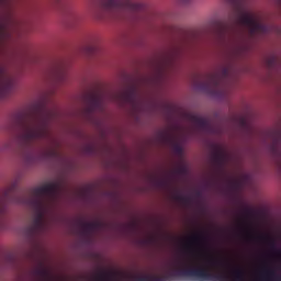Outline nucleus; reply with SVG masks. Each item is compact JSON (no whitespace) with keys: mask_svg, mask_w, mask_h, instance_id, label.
Here are the masks:
<instances>
[{"mask_svg":"<svg viewBox=\"0 0 281 281\" xmlns=\"http://www.w3.org/2000/svg\"><path fill=\"white\" fill-rule=\"evenodd\" d=\"M198 196H201V193H198Z\"/></svg>","mask_w":281,"mask_h":281,"instance_id":"35","label":"nucleus"},{"mask_svg":"<svg viewBox=\"0 0 281 281\" xmlns=\"http://www.w3.org/2000/svg\"><path fill=\"white\" fill-rule=\"evenodd\" d=\"M260 280L263 281H280L281 274L276 268L266 267L259 274Z\"/></svg>","mask_w":281,"mask_h":281,"instance_id":"13","label":"nucleus"},{"mask_svg":"<svg viewBox=\"0 0 281 281\" xmlns=\"http://www.w3.org/2000/svg\"><path fill=\"white\" fill-rule=\"evenodd\" d=\"M8 38V20H0V44Z\"/></svg>","mask_w":281,"mask_h":281,"instance_id":"17","label":"nucleus"},{"mask_svg":"<svg viewBox=\"0 0 281 281\" xmlns=\"http://www.w3.org/2000/svg\"><path fill=\"white\" fill-rule=\"evenodd\" d=\"M243 214H244V216H246V218H251V216H254V210L245 209Z\"/></svg>","mask_w":281,"mask_h":281,"instance_id":"28","label":"nucleus"},{"mask_svg":"<svg viewBox=\"0 0 281 281\" xmlns=\"http://www.w3.org/2000/svg\"><path fill=\"white\" fill-rule=\"evenodd\" d=\"M60 186L49 182L32 190L31 196L22 200L33 211V221L27 227L29 236H38L45 229V211L58 199Z\"/></svg>","mask_w":281,"mask_h":281,"instance_id":"1","label":"nucleus"},{"mask_svg":"<svg viewBox=\"0 0 281 281\" xmlns=\"http://www.w3.org/2000/svg\"><path fill=\"white\" fill-rule=\"evenodd\" d=\"M212 161L217 168H223L225 166V155L221 151H215L212 155Z\"/></svg>","mask_w":281,"mask_h":281,"instance_id":"15","label":"nucleus"},{"mask_svg":"<svg viewBox=\"0 0 281 281\" xmlns=\"http://www.w3.org/2000/svg\"><path fill=\"white\" fill-rule=\"evenodd\" d=\"M233 5L232 22L233 25H244L250 30L251 34H265L267 26L256 20L251 13L245 11L243 1L245 0H228Z\"/></svg>","mask_w":281,"mask_h":281,"instance_id":"4","label":"nucleus"},{"mask_svg":"<svg viewBox=\"0 0 281 281\" xmlns=\"http://www.w3.org/2000/svg\"><path fill=\"white\" fill-rule=\"evenodd\" d=\"M35 276H37V278H41V280H47L48 272L45 269H37L35 270Z\"/></svg>","mask_w":281,"mask_h":281,"instance_id":"24","label":"nucleus"},{"mask_svg":"<svg viewBox=\"0 0 281 281\" xmlns=\"http://www.w3.org/2000/svg\"><path fill=\"white\" fill-rule=\"evenodd\" d=\"M258 238H268L270 248L273 249L279 258H281V250L276 248V240L271 239L269 235H258Z\"/></svg>","mask_w":281,"mask_h":281,"instance_id":"19","label":"nucleus"},{"mask_svg":"<svg viewBox=\"0 0 281 281\" xmlns=\"http://www.w3.org/2000/svg\"><path fill=\"white\" fill-rule=\"evenodd\" d=\"M247 237L248 238H254V235L251 233H248Z\"/></svg>","mask_w":281,"mask_h":281,"instance_id":"32","label":"nucleus"},{"mask_svg":"<svg viewBox=\"0 0 281 281\" xmlns=\"http://www.w3.org/2000/svg\"><path fill=\"white\" fill-rule=\"evenodd\" d=\"M279 171L281 172V161L278 162Z\"/></svg>","mask_w":281,"mask_h":281,"instance_id":"31","label":"nucleus"},{"mask_svg":"<svg viewBox=\"0 0 281 281\" xmlns=\"http://www.w3.org/2000/svg\"><path fill=\"white\" fill-rule=\"evenodd\" d=\"M173 153L179 156L183 155V147H181L178 143H175Z\"/></svg>","mask_w":281,"mask_h":281,"instance_id":"26","label":"nucleus"},{"mask_svg":"<svg viewBox=\"0 0 281 281\" xmlns=\"http://www.w3.org/2000/svg\"><path fill=\"white\" fill-rule=\"evenodd\" d=\"M205 240H207V235H205V233H198L189 238L190 245H201L205 243Z\"/></svg>","mask_w":281,"mask_h":281,"instance_id":"16","label":"nucleus"},{"mask_svg":"<svg viewBox=\"0 0 281 281\" xmlns=\"http://www.w3.org/2000/svg\"><path fill=\"white\" fill-rule=\"evenodd\" d=\"M55 78L56 80H63V78H65V70L64 69L55 70Z\"/></svg>","mask_w":281,"mask_h":281,"instance_id":"27","label":"nucleus"},{"mask_svg":"<svg viewBox=\"0 0 281 281\" xmlns=\"http://www.w3.org/2000/svg\"><path fill=\"white\" fill-rule=\"evenodd\" d=\"M232 68L224 66L220 71L207 75L205 82L200 85L201 91L211 93V95H227V88L225 82L229 80Z\"/></svg>","mask_w":281,"mask_h":281,"instance_id":"5","label":"nucleus"},{"mask_svg":"<svg viewBox=\"0 0 281 281\" xmlns=\"http://www.w3.org/2000/svg\"><path fill=\"white\" fill-rule=\"evenodd\" d=\"M188 120L195 124L200 131H203V133H207L209 135L216 134V128H214V125L207 121V119L201 117L196 114H188Z\"/></svg>","mask_w":281,"mask_h":281,"instance_id":"8","label":"nucleus"},{"mask_svg":"<svg viewBox=\"0 0 281 281\" xmlns=\"http://www.w3.org/2000/svg\"><path fill=\"white\" fill-rule=\"evenodd\" d=\"M76 227H78L81 236H83L85 238H91L93 234L100 232L101 229H104V223L100 221L85 222L82 220H79L76 222Z\"/></svg>","mask_w":281,"mask_h":281,"instance_id":"7","label":"nucleus"},{"mask_svg":"<svg viewBox=\"0 0 281 281\" xmlns=\"http://www.w3.org/2000/svg\"><path fill=\"white\" fill-rule=\"evenodd\" d=\"M160 138L166 143L172 142V134L168 131H162L160 132Z\"/></svg>","mask_w":281,"mask_h":281,"instance_id":"23","label":"nucleus"},{"mask_svg":"<svg viewBox=\"0 0 281 281\" xmlns=\"http://www.w3.org/2000/svg\"><path fill=\"white\" fill-rule=\"evenodd\" d=\"M243 124H245V119L241 120Z\"/></svg>","mask_w":281,"mask_h":281,"instance_id":"34","label":"nucleus"},{"mask_svg":"<svg viewBox=\"0 0 281 281\" xmlns=\"http://www.w3.org/2000/svg\"><path fill=\"white\" fill-rule=\"evenodd\" d=\"M228 30H229V24H226V23L220 24V26H218L220 36H222V37L225 36L227 34Z\"/></svg>","mask_w":281,"mask_h":281,"instance_id":"22","label":"nucleus"},{"mask_svg":"<svg viewBox=\"0 0 281 281\" xmlns=\"http://www.w3.org/2000/svg\"><path fill=\"white\" fill-rule=\"evenodd\" d=\"M173 199H175V201H179V203H183V205H190L192 203V198L186 196V195L181 194L179 191H177L173 194Z\"/></svg>","mask_w":281,"mask_h":281,"instance_id":"18","label":"nucleus"},{"mask_svg":"<svg viewBox=\"0 0 281 281\" xmlns=\"http://www.w3.org/2000/svg\"><path fill=\"white\" fill-rule=\"evenodd\" d=\"M86 104L88 106V111L93 113L99 109H102V98L97 93H90L86 95Z\"/></svg>","mask_w":281,"mask_h":281,"instance_id":"12","label":"nucleus"},{"mask_svg":"<svg viewBox=\"0 0 281 281\" xmlns=\"http://www.w3.org/2000/svg\"><path fill=\"white\" fill-rule=\"evenodd\" d=\"M270 137L272 139V150L280 157L281 130H274L271 132Z\"/></svg>","mask_w":281,"mask_h":281,"instance_id":"14","label":"nucleus"},{"mask_svg":"<svg viewBox=\"0 0 281 281\" xmlns=\"http://www.w3.org/2000/svg\"><path fill=\"white\" fill-rule=\"evenodd\" d=\"M137 87L135 86H130L119 93L120 101L125 104H135L137 102Z\"/></svg>","mask_w":281,"mask_h":281,"instance_id":"11","label":"nucleus"},{"mask_svg":"<svg viewBox=\"0 0 281 281\" xmlns=\"http://www.w3.org/2000/svg\"><path fill=\"white\" fill-rule=\"evenodd\" d=\"M13 192L14 186L4 191L2 196V203L0 204V232H5V229H8V218H5L7 207L4 201H10V196H12Z\"/></svg>","mask_w":281,"mask_h":281,"instance_id":"9","label":"nucleus"},{"mask_svg":"<svg viewBox=\"0 0 281 281\" xmlns=\"http://www.w3.org/2000/svg\"><path fill=\"white\" fill-rule=\"evenodd\" d=\"M92 281H166V277L155 274L137 276L127 272L100 271L91 277Z\"/></svg>","mask_w":281,"mask_h":281,"instance_id":"6","label":"nucleus"},{"mask_svg":"<svg viewBox=\"0 0 281 281\" xmlns=\"http://www.w3.org/2000/svg\"><path fill=\"white\" fill-rule=\"evenodd\" d=\"M234 278L236 281H243L245 280V271L241 269H237L234 271Z\"/></svg>","mask_w":281,"mask_h":281,"instance_id":"25","label":"nucleus"},{"mask_svg":"<svg viewBox=\"0 0 281 281\" xmlns=\"http://www.w3.org/2000/svg\"><path fill=\"white\" fill-rule=\"evenodd\" d=\"M158 186H159L160 188H164V187L168 186V181H166V180H159V181H158Z\"/></svg>","mask_w":281,"mask_h":281,"instance_id":"29","label":"nucleus"},{"mask_svg":"<svg viewBox=\"0 0 281 281\" xmlns=\"http://www.w3.org/2000/svg\"><path fill=\"white\" fill-rule=\"evenodd\" d=\"M14 89V79L0 68V94L8 95Z\"/></svg>","mask_w":281,"mask_h":281,"instance_id":"10","label":"nucleus"},{"mask_svg":"<svg viewBox=\"0 0 281 281\" xmlns=\"http://www.w3.org/2000/svg\"><path fill=\"white\" fill-rule=\"evenodd\" d=\"M210 265H216V261H211Z\"/></svg>","mask_w":281,"mask_h":281,"instance_id":"33","label":"nucleus"},{"mask_svg":"<svg viewBox=\"0 0 281 281\" xmlns=\"http://www.w3.org/2000/svg\"><path fill=\"white\" fill-rule=\"evenodd\" d=\"M49 120L52 112L43 105H37L32 114L20 113L15 116L20 127V137L24 144L49 137Z\"/></svg>","mask_w":281,"mask_h":281,"instance_id":"2","label":"nucleus"},{"mask_svg":"<svg viewBox=\"0 0 281 281\" xmlns=\"http://www.w3.org/2000/svg\"><path fill=\"white\" fill-rule=\"evenodd\" d=\"M266 65L270 71H273V69H276V67H278V57H276L274 55L270 56L266 60Z\"/></svg>","mask_w":281,"mask_h":281,"instance_id":"20","label":"nucleus"},{"mask_svg":"<svg viewBox=\"0 0 281 281\" xmlns=\"http://www.w3.org/2000/svg\"><path fill=\"white\" fill-rule=\"evenodd\" d=\"M144 4L133 3L131 0H102L93 11L99 21H104L122 12H142Z\"/></svg>","mask_w":281,"mask_h":281,"instance_id":"3","label":"nucleus"},{"mask_svg":"<svg viewBox=\"0 0 281 281\" xmlns=\"http://www.w3.org/2000/svg\"><path fill=\"white\" fill-rule=\"evenodd\" d=\"M45 159H58L60 157V151L56 149H48L44 151Z\"/></svg>","mask_w":281,"mask_h":281,"instance_id":"21","label":"nucleus"},{"mask_svg":"<svg viewBox=\"0 0 281 281\" xmlns=\"http://www.w3.org/2000/svg\"><path fill=\"white\" fill-rule=\"evenodd\" d=\"M177 175H183V168H179L176 170Z\"/></svg>","mask_w":281,"mask_h":281,"instance_id":"30","label":"nucleus"}]
</instances>
